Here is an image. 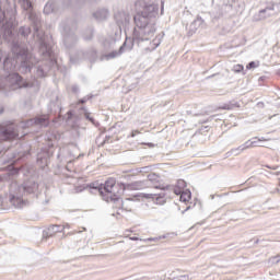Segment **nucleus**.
<instances>
[{
	"label": "nucleus",
	"mask_w": 280,
	"mask_h": 280,
	"mask_svg": "<svg viewBox=\"0 0 280 280\" xmlns=\"http://www.w3.org/2000/svg\"><path fill=\"white\" fill-rule=\"evenodd\" d=\"M158 4H145L141 12L133 16L135 25L132 33L133 43H148L156 34Z\"/></svg>",
	"instance_id": "1"
},
{
	"label": "nucleus",
	"mask_w": 280,
	"mask_h": 280,
	"mask_svg": "<svg viewBox=\"0 0 280 280\" xmlns=\"http://www.w3.org/2000/svg\"><path fill=\"white\" fill-rule=\"evenodd\" d=\"M36 191H38V183L34 179H28L23 185L12 182L9 186L10 202L16 209H23V207H25L23 196H25V194H36Z\"/></svg>",
	"instance_id": "2"
},
{
	"label": "nucleus",
	"mask_w": 280,
	"mask_h": 280,
	"mask_svg": "<svg viewBox=\"0 0 280 280\" xmlns=\"http://www.w3.org/2000/svg\"><path fill=\"white\" fill-rule=\"evenodd\" d=\"M28 21H31L33 25L34 37L37 40L39 54H42L44 58H48L51 65H56V59L54 58V49L51 48V45L47 43V37L45 36V33L40 31V18L38 16V14L31 12L28 13Z\"/></svg>",
	"instance_id": "3"
},
{
	"label": "nucleus",
	"mask_w": 280,
	"mask_h": 280,
	"mask_svg": "<svg viewBox=\"0 0 280 280\" xmlns=\"http://www.w3.org/2000/svg\"><path fill=\"white\" fill-rule=\"evenodd\" d=\"M11 51L14 55L15 65H20V73H30L32 67L36 65V59L31 51L26 47L19 45V43L12 44Z\"/></svg>",
	"instance_id": "4"
},
{
	"label": "nucleus",
	"mask_w": 280,
	"mask_h": 280,
	"mask_svg": "<svg viewBox=\"0 0 280 280\" xmlns=\"http://www.w3.org/2000/svg\"><path fill=\"white\" fill-rule=\"evenodd\" d=\"M115 178H109L105 182L103 186V195L106 196L107 199H105L106 202H117L118 205L126 207V202H132V199H126L125 201L119 197L121 196V190L116 192L117 186Z\"/></svg>",
	"instance_id": "5"
},
{
	"label": "nucleus",
	"mask_w": 280,
	"mask_h": 280,
	"mask_svg": "<svg viewBox=\"0 0 280 280\" xmlns=\"http://www.w3.org/2000/svg\"><path fill=\"white\" fill-rule=\"evenodd\" d=\"M73 30H75V24L72 20H66L60 23L63 45L67 47V49H71V47L78 43V36H75V33H73Z\"/></svg>",
	"instance_id": "6"
},
{
	"label": "nucleus",
	"mask_w": 280,
	"mask_h": 280,
	"mask_svg": "<svg viewBox=\"0 0 280 280\" xmlns=\"http://www.w3.org/2000/svg\"><path fill=\"white\" fill-rule=\"evenodd\" d=\"M31 126H35L36 128H47V126H49V115H40L28 120H23L18 125V128L25 129L31 128Z\"/></svg>",
	"instance_id": "7"
},
{
	"label": "nucleus",
	"mask_w": 280,
	"mask_h": 280,
	"mask_svg": "<svg viewBox=\"0 0 280 280\" xmlns=\"http://www.w3.org/2000/svg\"><path fill=\"white\" fill-rule=\"evenodd\" d=\"M18 137L19 130L15 125L0 127V141H12V139H18Z\"/></svg>",
	"instance_id": "8"
},
{
	"label": "nucleus",
	"mask_w": 280,
	"mask_h": 280,
	"mask_svg": "<svg viewBox=\"0 0 280 280\" xmlns=\"http://www.w3.org/2000/svg\"><path fill=\"white\" fill-rule=\"evenodd\" d=\"M154 189H160V192H148L142 194V198H145L147 200H154L155 205H165V188L155 185L153 186Z\"/></svg>",
	"instance_id": "9"
},
{
	"label": "nucleus",
	"mask_w": 280,
	"mask_h": 280,
	"mask_svg": "<svg viewBox=\"0 0 280 280\" xmlns=\"http://www.w3.org/2000/svg\"><path fill=\"white\" fill-rule=\"evenodd\" d=\"M25 152H18L15 153L12 149H8L4 151L2 158H1V163H16V161H20V159H23L25 156Z\"/></svg>",
	"instance_id": "10"
},
{
	"label": "nucleus",
	"mask_w": 280,
	"mask_h": 280,
	"mask_svg": "<svg viewBox=\"0 0 280 280\" xmlns=\"http://www.w3.org/2000/svg\"><path fill=\"white\" fill-rule=\"evenodd\" d=\"M8 80H11L19 89H32L34 86V82L23 80L19 73H10Z\"/></svg>",
	"instance_id": "11"
},
{
	"label": "nucleus",
	"mask_w": 280,
	"mask_h": 280,
	"mask_svg": "<svg viewBox=\"0 0 280 280\" xmlns=\"http://www.w3.org/2000/svg\"><path fill=\"white\" fill-rule=\"evenodd\" d=\"M120 187V194H124V191H137L139 189H145L148 187V182H133L130 184H119Z\"/></svg>",
	"instance_id": "12"
},
{
	"label": "nucleus",
	"mask_w": 280,
	"mask_h": 280,
	"mask_svg": "<svg viewBox=\"0 0 280 280\" xmlns=\"http://www.w3.org/2000/svg\"><path fill=\"white\" fill-rule=\"evenodd\" d=\"M132 46H128V40H126L119 48V50H114L102 57V60H113V58H117L124 54V51H130Z\"/></svg>",
	"instance_id": "13"
},
{
	"label": "nucleus",
	"mask_w": 280,
	"mask_h": 280,
	"mask_svg": "<svg viewBox=\"0 0 280 280\" xmlns=\"http://www.w3.org/2000/svg\"><path fill=\"white\" fill-rule=\"evenodd\" d=\"M115 21L120 30L121 27H128V24L130 23V14L126 11H118L115 13Z\"/></svg>",
	"instance_id": "14"
},
{
	"label": "nucleus",
	"mask_w": 280,
	"mask_h": 280,
	"mask_svg": "<svg viewBox=\"0 0 280 280\" xmlns=\"http://www.w3.org/2000/svg\"><path fill=\"white\" fill-rule=\"evenodd\" d=\"M275 14V5L267 7L266 9H262L258 13V18H256V21H265V19H270Z\"/></svg>",
	"instance_id": "15"
},
{
	"label": "nucleus",
	"mask_w": 280,
	"mask_h": 280,
	"mask_svg": "<svg viewBox=\"0 0 280 280\" xmlns=\"http://www.w3.org/2000/svg\"><path fill=\"white\" fill-rule=\"evenodd\" d=\"M65 228L62 225H50L46 231H44V237H54L56 233H62Z\"/></svg>",
	"instance_id": "16"
},
{
	"label": "nucleus",
	"mask_w": 280,
	"mask_h": 280,
	"mask_svg": "<svg viewBox=\"0 0 280 280\" xmlns=\"http://www.w3.org/2000/svg\"><path fill=\"white\" fill-rule=\"evenodd\" d=\"M2 60H3V69H4V71H12L13 69L16 68V65L10 63V57H8V55H5V52L0 51V62Z\"/></svg>",
	"instance_id": "17"
},
{
	"label": "nucleus",
	"mask_w": 280,
	"mask_h": 280,
	"mask_svg": "<svg viewBox=\"0 0 280 280\" xmlns=\"http://www.w3.org/2000/svg\"><path fill=\"white\" fill-rule=\"evenodd\" d=\"M205 20L202 18H197L189 26H188V34L189 36H194L196 32H198V27H201L203 25Z\"/></svg>",
	"instance_id": "18"
},
{
	"label": "nucleus",
	"mask_w": 280,
	"mask_h": 280,
	"mask_svg": "<svg viewBox=\"0 0 280 280\" xmlns=\"http://www.w3.org/2000/svg\"><path fill=\"white\" fill-rule=\"evenodd\" d=\"M96 21H106L108 19V9H98L93 13Z\"/></svg>",
	"instance_id": "19"
},
{
	"label": "nucleus",
	"mask_w": 280,
	"mask_h": 280,
	"mask_svg": "<svg viewBox=\"0 0 280 280\" xmlns=\"http://www.w3.org/2000/svg\"><path fill=\"white\" fill-rule=\"evenodd\" d=\"M248 145H250V140H247L245 143L241 144L238 148L232 149L231 153L234 154V156H237L238 154H242L244 150H248Z\"/></svg>",
	"instance_id": "20"
},
{
	"label": "nucleus",
	"mask_w": 280,
	"mask_h": 280,
	"mask_svg": "<svg viewBox=\"0 0 280 280\" xmlns=\"http://www.w3.org/2000/svg\"><path fill=\"white\" fill-rule=\"evenodd\" d=\"M48 161H49V152L44 151V152L37 154L38 165H42V166L47 165Z\"/></svg>",
	"instance_id": "21"
},
{
	"label": "nucleus",
	"mask_w": 280,
	"mask_h": 280,
	"mask_svg": "<svg viewBox=\"0 0 280 280\" xmlns=\"http://www.w3.org/2000/svg\"><path fill=\"white\" fill-rule=\"evenodd\" d=\"M86 189H93L94 191H97L101 196H104V188L103 185L100 183H91L90 185H86Z\"/></svg>",
	"instance_id": "22"
},
{
	"label": "nucleus",
	"mask_w": 280,
	"mask_h": 280,
	"mask_svg": "<svg viewBox=\"0 0 280 280\" xmlns=\"http://www.w3.org/2000/svg\"><path fill=\"white\" fill-rule=\"evenodd\" d=\"M84 58L90 60V62H95L97 60V50L91 48L86 52H84Z\"/></svg>",
	"instance_id": "23"
},
{
	"label": "nucleus",
	"mask_w": 280,
	"mask_h": 280,
	"mask_svg": "<svg viewBox=\"0 0 280 280\" xmlns=\"http://www.w3.org/2000/svg\"><path fill=\"white\" fill-rule=\"evenodd\" d=\"M51 12H56V1L50 0L44 7V14H51Z\"/></svg>",
	"instance_id": "24"
},
{
	"label": "nucleus",
	"mask_w": 280,
	"mask_h": 280,
	"mask_svg": "<svg viewBox=\"0 0 280 280\" xmlns=\"http://www.w3.org/2000/svg\"><path fill=\"white\" fill-rule=\"evenodd\" d=\"M179 196L180 202H189L191 200V190L186 189Z\"/></svg>",
	"instance_id": "25"
},
{
	"label": "nucleus",
	"mask_w": 280,
	"mask_h": 280,
	"mask_svg": "<svg viewBox=\"0 0 280 280\" xmlns=\"http://www.w3.org/2000/svg\"><path fill=\"white\" fill-rule=\"evenodd\" d=\"M81 114L83 115V117H85V119H88V121H91V124H93V126H97L98 124L95 121L94 117H91V114H89V112L86 110V108L82 107L81 108Z\"/></svg>",
	"instance_id": "26"
},
{
	"label": "nucleus",
	"mask_w": 280,
	"mask_h": 280,
	"mask_svg": "<svg viewBox=\"0 0 280 280\" xmlns=\"http://www.w3.org/2000/svg\"><path fill=\"white\" fill-rule=\"evenodd\" d=\"M30 34H32V28H30V26H21L19 28V35L23 36V38H27Z\"/></svg>",
	"instance_id": "27"
},
{
	"label": "nucleus",
	"mask_w": 280,
	"mask_h": 280,
	"mask_svg": "<svg viewBox=\"0 0 280 280\" xmlns=\"http://www.w3.org/2000/svg\"><path fill=\"white\" fill-rule=\"evenodd\" d=\"M159 45H161V39H153L152 42L149 43V46L145 47V51H154V49H156V47H159Z\"/></svg>",
	"instance_id": "28"
},
{
	"label": "nucleus",
	"mask_w": 280,
	"mask_h": 280,
	"mask_svg": "<svg viewBox=\"0 0 280 280\" xmlns=\"http://www.w3.org/2000/svg\"><path fill=\"white\" fill-rule=\"evenodd\" d=\"M18 3H20L21 8L24 10H32V2L30 0H18Z\"/></svg>",
	"instance_id": "29"
},
{
	"label": "nucleus",
	"mask_w": 280,
	"mask_h": 280,
	"mask_svg": "<svg viewBox=\"0 0 280 280\" xmlns=\"http://www.w3.org/2000/svg\"><path fill=\"white\" fill-rule=\"evenodd\" d=\"M248 148H266V145L262 144V143L259 141V139H258V140H254V141H250V140H249Z\"/></svg>",
	"instance_id": "30"
},
{
	"label": "nucleus",
	"mask_w": 280,
	"mask_h": 280,
	"mask_svg": "<svg viewBox=\"0 0 280 280\" xmlns=\"http://www.w3.org/2000/svg\"><path fill=\"white\" fill-rule=\"evenodd\" d=\"M148 183H159V175L154 174V173H151L148 175ZM148 183H147V186H148Z\"/></svg>",
	"instance_id": "31"
},
{
	"label": "nucleus",
	"mask_w": 280,
	"mask_h": 280,
	"mask_svg": "<svg viewBox=\"0 0 280 280\" xmlns=\"http://www.w3.org/2000/svg\"><path fill=\"white\" fill-rule=\"evenodd\" d=\"M176 186H177L179 189L186 190L185 187H187V182H185V179H178Z\"/></svg>",
	"instance_id": "32"
},
{
	"label": "nucleus",
	"mask_w": 280,
	"mask_h": 280,
	"mask_svg": "<svg viewBox=\"0 0 280 280\" xmlns=\"http://www.w3.org/2000/svg\"><path fill=\"white\" fill-rule=\"evenodd\" d=\"M171 280H189V276H179V277H174V273H171L170 276Z\"/></svg>",
	"instance_id": "33"
},
{
	"label": "nucleus",
	"mask_w": 280,
	"mask_h": 280,
	"mask_svg": "<svg viewBox=\"0 0 280 280\" xmlns=\"http://www.w3.org/2000/svg\"><path fill=\"white\" fill-rule=\"evenodd\" d=\"M233 71H234V73H242V71H244V66H242V65H235V66L233 67Z\"/></svg>",
	"instance_id": "34"
},
{
	"label": "nucleus",
	"mask_w": 280,
	"mask_h": 280,
	"mask_svg": "<svg viewBox=\"0 0 280 280\" xmlns=\"http://www.w3.org/2000/svg\"><path fill=\"white\" fill-rule=\"evenodd\" d=\"M165 237H167V235H162L160 237L147 238V240H144V242H159V240H165Z\"/></svg>",
	"instance_id": "35"
},
{
	"label": "nucleus",
	"mask_w": 280,
	"mask_h": 280,
	"mask_svg": "<svg viewBox=\"0 0 280 280\" xmlns=\"http://www.w3.org/2000/svg\"><path fill=\"white\" fill-rule=\"evenodd\" d=\"M221 10H224V12H231V10H233V5H231V4H223L221 7Z\"/></svg>",
	"instance_id": "36"
},
{
	"label": "nucleus",
	"mask_w": 280,
	"mask_h": 280,
	"mask_svg": "<svg viewBox=\"0 0 280 280\" xmlns=\"http://www.w3.org/2000/svg\"><path fill=\"white\" fill-rule=\"evenodd\" d=\"M173 191L176 196H180L185 190L183 188H179L178 186H175Z\"/></svg>",
	"instance_id": "37"
},
{
	"label": "nucleus",
	"mask_w": 280,
	"mask_h": 280,
	"mask_svg": "<svg viewBox=\"0 0 280 280\" xmlns=\"http://www.w3.org/2000/svg\"><path fill=\"white\" fill-rule=\"evenodd\" d=\"M84 189H88L86 186H77L74 188L75 194H82V191H84Z\"/></svg>",
	"instance_id": "38"
},
{
	"label": "nucleus",
	"mask_w": 280,
	"mask_h": 280,
	"mask_svg": "<svg viewBox=\"0 0 280 280\" xmlns=\"http://www.w3.org/2000/svg\"><path fill=\"white\" fill-rule=\"evenodd\" d=\"M257 67H259V65H257V62H255V61H250L247 65V69H257Z\"/></svg>",
	"instance_id": "39"
},
{
	"label": "nucleus",
	"mask_w": 280,
	"mask_h": 280,
	"mask_svg": "<svg viewBox=\"0 0 280 280\" xmlns=\"http://www.w3.org/2000/svg\"><path fill=\"white\" fill-rule=\"evenodd\" d=\"M91 97H93V95L84 96L83 98H81L79 101V104H86V102H89V100H91Z\"/></svg>",
	"instance_id": "40"
},
{
	"label": "nucleus",
	"mask_w": 280,
	"mask_h": 280,
	"mask_svg": "<svg viewBox=\"0 0 280 280\" xmlns=\"http://www.w3.org/2000/svg\"><path fill=\"white\" fill-rule=\"evenodd\" d=\"M37 75H38L39 78L45 77V70H43V68L38 67V68H37Z\"/></svg>",
	"instance_id": "41"
},
{
	"label": "nucleus",
	"mask_w": 280,
	"mask_h": 280,
	"mask_svg": "<svg viewBox=\"0 0 280 280\" xmlns=\"http://www.w3.org/2000/svg\"><path fill=\"white\" fill-rule=\"evenodd\" d=\"M72 93H80V88L78 85H72Z\"/></svg>",
	"instance_id": "42"
},
{
	"label": "nucleus",
	"mask_w": 280,
	"mask_h": 280,
	"mask_svg": "<svg viewBox=\"0 0 280 280\" xmlns=\"http://www.w3.org/2000/svg\"><path fill=\"white\" fill-rule=\"evenodd\" d=\"M258 140H259V142L261 143V141H270V138H264V137H261V138H258Z\"/></svg>",
	"instance_id": "43"
},
{
	"label": "nucleus",
	"mask_w": 280,
	"mask_h": 280,
	"mask_svg": "<svg viewBox=\"0 0 280 280\" xmlns=\"http://www.w3.org/2000/svg\"><path fill=\"white\" fill-rule=\"evenodd\" d=\"M91 36L90 37H85V40H91V38H93V31H90Z\"/></svg>",
	"instance_id": "44"
},
{
	"label": "nucleus",
	"mask_w": 280,
	"mask_h": 280,
	"mask_svg": "<svg viewBox=\"0 0 280 280\" xmlns=\"http://www.w3.org/2000/svg\"><path fill=\"white\" fill-rule=\"evenodd\" d=\"M71 226L69 225V223L65 224V225H61V229H70Z\"/></svg>",
	"instance_id": "45"
},
{
	"label": "nucleus",
	"mask_w": 280,
	"mask_h": 280,
	"mask_svg": "<svg viewBox=\"0 0 280 280\" xmlns=\"http://www.w3.org/2000/svg\"><path fill=\"white\" fill-rule=\"evenodd\" d=\"M130 240H131V242H138L139 237L132 236V237H130Z\"/></svg>",
	"instance_id": "46"
},
{
	"label": "nucleus",
	"mask_w": 280,
	"mask_h": 280,
	"mask_svg": "<svg viewBox=\"0 0 280 280\" xmlns=\"http://www.w3.org/2000/svg\"><path fill=\"white\" fill-rule=\"evenodd\" d=\"M71 117H73V113L72 112H68V119H71Z\"/></svg>",
	"instance_id": "47"
},
{
	"label": "nucleus",
	"mask_w": 280,
	"mask_h": 280,
	"mask_svg": "<svg viewBox=\"0 0 280 280\" xmlns=\"http://www.w3.org/2000/svg\"><path fill=\"white\" fill-rule=\"evenodd\" d=\"M275 259H276V264H279V261H280V255H279V256H276Z\"/></svg>",
	"instance_id": "48"
},
{
	"label": "nucleus",
	"mask_w": 280,
	"mask_h": 280,
	"mask_svg": "<svg viewBox=\"0 0 280 280\" xmlns=\"http://www.w3.org/2000/svg\"><path fill=\"white\" fill-rule=\"evenodd\" d=\"M7 34L9 35V36H12V30H7Z\"/></svg>",
	"instance_id": "49"
},
{
	"label": "nucleus",
	"mask_w": 280,
	"mask_h": 280,
	"mask_svg": "<svg viewBox=\"0 0 280 280\" xmlns=\"http://www.w3.org/2000/svg\"><path fill=\"white\" fill-rule=\"evenodd\" d=\"M191 209V206H188L182 213H185L186 211H189Z\"/></svg>",
	"instance_id": "50"
},
{
	"label": "nucleus",
	"mask_w": 280,
	"mask_h": 280,
	"mask_svg": "<svg viewBox=\"0 0 280 280\" xmlns=\"http://www.w3.org/2000/svg\"><path fill=\"white\" fill-rule=\"evenodd\" d=\"M147 145H149V148H154V143H147Z\"/></svg>",
	"instance_id": "51"
},
{
	"label": "nucleus",
	"mask_w": 280,
	"mask_h": 280,
	"mask_svg": "<svg viewBox=\"0 0 280 280\" xmlns=\"http://www.w3.org/2000/svg\"><path fill=\"white\" fill-rule=\"evenodd\" d=\"M0 205H3V197L0 196Z\"/></svg>",
	"instance_id": "52"
},
{
	"label": "nucleus",
	"mask_w": 280,
	"mask_h": 280,
	"mask_svg": "<svg viewBox=\"0 0 280 280\" xmlns=\"http://www.w3.org/2000/svg\"><path fill=\"white\" fill-rule=\"evenodd\" d=\"M3 152V147L0 145V154Z\"/></svg>",
	"instance_id": "53"
},
{
	"label": "nucleus",
	"mask_w": 280,
	"mask_h": 280,
	"mask_svg": "<svg viewBox=\"0 0 280 280\" xmlns=\"http://www.w3.org/2000/svg\"><path fill=\"white\" fill-rule=\"evenodd\" d=\"M214 75H215V74H212V75L208 77L207 79L209 80V79H211V78H214Z\"/></svg>",
	"instance_id": "54"
},
{
	"label": "nucleus",
	"mask_w": 280,
	"mask_h": 280,
	"mask_svg": "<svg viewBox=\"0 0 280 280\" xmlns=\"http://www.w3.org/2000/svg\"><path fill=\"white\" fill-rule=\"evenodd\" d=\"M161 14H163V2H162V9H161Z\"/></svg>",
	"instance_id": "55"
},
{
	"label": "nucleus",
	"mask_w": 280,
	"mask_h": 280,
	"mask_svg": "<svg viewBox=\"0 0 280 280\" xmlns=\"http://www.w3.org/2000/svg\"><path fill=\"white\" fill-rule=\"evenodd\" d=\"M70 60H71L72 62H75V60H73V57H70Z\"/></svg>",
	"instance_id": "56"
},
{
	"label": "nucleus",
	"mask_w": 280,
	"mask_h": 280,
	"mask_svg": "<svg viewBox=\"0 0 280 280\" xmlns=\"http://www.w3.org/2000/svg\"><path fill=\"white\" fill-rule=\"evenodd\" d=\"M255 244H259V240H256V241H255Z\"/></svg>",
	"instance_id": "57"
},
{
	"label": "nucleus",
	"mask_w": 280,
	"mask_h": 280,
	"mask_svg": "<svg viewBox=\"0 0 280 280\" xmlns=\"http://www.w3.org/2000/svg\"><path fill=\"white\" fill-rule=\"evenodd\" d=\"M50 106H56V105L54 103H51Z\"/></svg>",
	"instance_id": "58"
},
{
	"label": "nucleus",
	"mask_w": 280,
	"mask_h": 280,
	"mask_svg": "<svg viewBox=\"0 0 280 280\" xmlns=\"http://www.w3.org/2000/svg\"><path fill=\"white\" fill-rule=\"evenodd\" d=\"M224 109H229V107H223Z\"/></svg>",
	"instance_id": "59"
}]
</instances>
